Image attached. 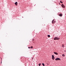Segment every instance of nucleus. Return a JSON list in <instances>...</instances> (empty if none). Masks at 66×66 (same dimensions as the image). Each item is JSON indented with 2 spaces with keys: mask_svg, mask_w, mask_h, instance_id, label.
Listing matches in <instances>:
<instances>
[{
  "mask_svg": "<svg viewBox=\"0 0 66 66\" xmlns=\"http://www.w3.org/2000/svg\"><path fill=\"white\" fill-rule=\"evenodd\" d=\"M56 39H57V40H59V39H60V38H58L57 37H55L54 39V40H56Z\"/></svg>",
  "mask_w": 66,
  "mask_h": 66,
  "instance_id": "1",
  "label": "nucleus"
},
{
  "mask_svg": "<svg viewBox=\"0 0 66 66\" xmlns=\"http://www.w3.org/2000/svg\"><path fill=\"white\" fill-rule=\"evenodd\" d=\"M55 60H56V61H57V60H61V59L60 58H56L55 59Z\"/></svg>",
  "mask_w": 66,
  "mask_h": 66,
  "instance_id": "2",
  "label": "nucleus"
},
{
  "mask_svg": "<svg viewBox=\"0 0 66 66\" xmlns=\"http://www.w3.org/2000/svg\"><path fill=\"white\" fill-rule=\"evenodd\" d=\"M61 6L62 7H63L64 8L65 7V6L63 4H62Z\"/></svg>",
  "mask_w": 66,
  "mask_h": 66,
  "instance_id": "3",
  "label": "nucleus"
},
{
  "mask_svg": "<svg viewBox=\"0 0 66 66\" xmlns=\"http://www.w3.org/2000/svg\"><path fill=\"white\" fill-rule=\"evenodd\" d=\"M52 59H54V55H52Z\"/></svg>",
  "mask_w": 66,
  "mask_h": 66,
  "instance_id": "4",
  "label": "nucleus"
},
{
  "mask_svg": "<svg viewBox=\"0 0 66 66\" xmlns=\"http://www.w3.org/2000/svg\"><path fill=\"white\" fill-rule=\"evenodd\" d=\"M54 54H56V55H57V54H58L56 52H54Z\"/></svg>",
  "mask_w": 66,
  "mask_h": 66,
  "instance_id": "5",
  "label": "nucleus"
},
{
  "mask_svg": "<svg viewBox=\"0 0 66 66\" xmlns=\"http://www.w3.org/2000/svg\"><path fill=\"white\" fill-rule=\"evenodd\" d=\"M62 14H59V16L60 17H62Z\"/></svg>",
  "mask_w": 66,
  "mask_h": 66,
  "instance_id": "6",
  "label": "nucleus"
},
{
  "mask_svg": "<svg viewBox=\"0 0 66 66\" xmlns=\"http://www.w3.org/2000/svg\"><path fill=\"white\" fill-rule=\"evenodd\" d=\"M15 4L16 6L17 5V2H16L15 3Z\"/></svg>",
  "mask_w": 66,
  "mask_h": 66,
  "instance_id": "7",
  "label": "nucleus"
},
{
  "mask_svg": "<svg viewBox=\"0 0 66 66\" xmlns=\"http://www.w3.org/2000/svg\"><path fill=\"white\" fill-rule=\"evenodd\" d=\"M54 20H53L52 21V23H54L53 21H54Z\"/></svg>",
  "mask_w": 66,
  "mask_h": 66,
  "instance_id": "8",
  "label": "nucleus"
},
{
  "mask_svg": "<svg viewBox=\"0 0 66 66\" xmlns=\"http://www.w3.org/2000/svg\"><path fill=\"white\" fill-rule=\"evenodd\" d=\"M62 56L64 57V56H65V55L64 54H63L62 55Z\"/></svg>",
  "mask_w": 66,
  "mask_h": 66,
  "instance_id": "9",
  "label": "nucleus"
},
{
  "mask_svg": "<svg viewBox=\"0 0 66 66\" xmlns=\"http://www.w3.org/2000/svg\"><path fill=\"white\" fill-rule=\"evenodd\" d=\"M42 65H43V66H45V64H44V63H42Z\"/></svg>",
  "mask_w": 66,
  "mask_h": 66,
  "instance_id": "10",
  "label": "nucleus"
},
{
  "mask_svg": "<svg viewBox=\"0 0 66 66\" xmlns=\"http://www.w3.org/2000/svg\"><path fill=\"white\" fill-rule=\"evenodd\" d=\"M47 36L48 37H50V36L49 35H48Z\"/></svg>",
  "mask_w": 66,
  "mask_h": 66,
  "instance_id": "11",
  "label": "nucleus"
},
{
  "mask_svg": "<svg viewBox=\"0 0 66 66\" xmlns=\"http://www.w3.org/2000/svg\"><path fill=\"white\" fill-rule=\"evenodd\" d=\"M41 64V63H39V66H40L41 65V64Z\"/></svg>",
  "mask_w": 66,
  "mask_h": 66,
  "instance_id": "12",
  "label": "nucleus"
},
{
  "mask_svg": "<svg viewBox=\"0 0 66 66\" xmlns=\"http://www.w3.org/2000/svg\"><path fill=\"white\" fill-rule=\"evenodd\" d=\"M64 45H63V44L62 45V47H64Z\"/></svg>",
  "mask_w": 66,
  "mask_h": 66,
  "instance_id": "13",
  "label": "nucleus"
},
{
  "mask_svg": "<svg viewBox=\"0 0 66 66\" xmlns=\"http://www.w3.org/2000/svg\"><path fill=\"white\" fill-rule=\"evenodd\" d=\"M60 3H63V2H61V1H60Z\"/></svg>",
  "mask_w": 66,
  "mask_h": 66,
  "instance_id": "14",
  "label": "nucleus"
},
{
  "mask_svg": "<svg viewBox=\"0 0 66 66\" xmlns=\"http://www.w3.org/2000/svg\"><path fill=\"white\" fill-rule=\"evenodd\" d=\"M31 48H33V46H31L30 47Z\"/></svg>",
  "mask_w": 66,
  "mask_h": 66,
  "instance_id": "15",
  "label": "nucleus"
},
{
  "mask_svg": "<svg viewBox=\"0 0 66 66\" xmlns=\"http://www.w3.org/2000/svg\"><path fill=\"white\" fill-rule=\"evenodd\" d=\"M53 22H54V23H54L55 22V21H54Z\"/></svg>",
  "mask_w": 66,
  "mask_h": 66,
  "instance_id": "16",
  "label": "nucleus"
},
{
  "mask_svg": "<svg viewBox=\"0 0 66 66\" xmlns=\"http://www.w3.org/2000/svg\"><path fill=\"white\" fill-rule=\"evenodd\" d=\"M28 48L29 49L30 48V47H29Z\"/></svg>",
  "mask_w": 66,
  "mask_h": 66,
  "instance_id": "17",
  "label": "nucleus"
},
{
  "mask_svg": "<svg viewBox=\"0 0 66 66\" xmlns=\"http://www.w3.org/2000/svg\"><path fill=\"white\" fill-rule=\"evenodd\" d=\"M2 63V61H1V64Z\"/></svg>",
  "mask_w": 66,
  "mask_h": 66,
  "instance_id": "18",
  "label": "nucleus"
},
{
  "mask_svg": "<svg viewBox=\"0 0 66 66\" xmlns=\"http://www.w3.org/2000/svg\"><path fill=\"white\" fill-rule=\"evenodd\" d=\"M32 59H33V58H32Z\"/></svg>",
  "mask_w": 66,
  "mask_h": 66,
  "instance_id": "19",
  "label": "nucleus"
},
{
  "mask_svg": "<svg viewBox=\"0 0 66 66\" xmlns=\"http://www.w3.org/2000/svg\"><path fill=\"white\" fill-rule=\"evenodd\" d=\"M1 60H2V58H1Z\"/></svg>",
  "mask_w": 66,
  "mask_h": 66,
  "instance_id": "20",
  "label": "nucleus"
},
{
  "mask_svg": "<svg viewBox=\"0 0 66 66\" xmlns=\"http://www.w3.org/2000/svg\"><path fill=\"white\" fill-rule=\"evenodd\" d=\"M64 52H65V51H64Z\"/></svg>",
  "mask_w": 66,
  "mask_h": 66,
  "instance_id": "21",
  "label": "nucleus"
}]
</instances>
